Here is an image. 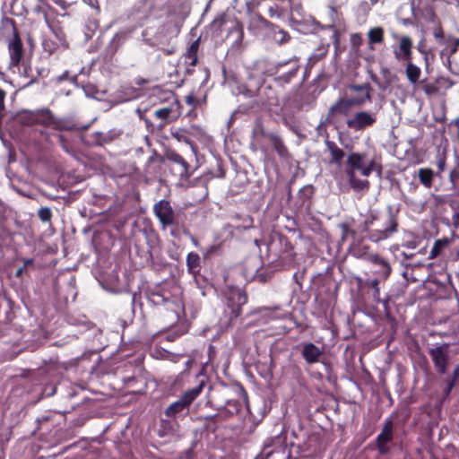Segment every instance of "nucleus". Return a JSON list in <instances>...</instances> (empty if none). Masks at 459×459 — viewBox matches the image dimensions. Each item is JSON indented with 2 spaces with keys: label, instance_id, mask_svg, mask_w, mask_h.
Returning <instances> with one entry per match:
<instances>
[{
  "label": "nucleus",
  "instance_id": "nucleus-42",
  "mask_svg": "<svg viewBox=\"0 0 459 459\" xmlns=\"http://www.w3.org/2000/svg\"><path fill=\"white\" fill-rule=\"evenodd\" d=\"M42 48L48 55H52L58 48V44L50 39H44L42 41Z\"/></svg>",
  "mask_w": 459,
  "mask_h": 459
},
{
  "label": "nucleus",
  "instance_id": "nucleus-48",
  "mask_svg": "<svg viewBox=\"0 0 459 459\" xmlns=\"http://www.w3.org/2000/svg\"><path fill=\"white\" fill-rule=\"evenodd\" d=\"M445 44L447 47L449 55L451 56V55L455 54L457 51V49H458L459 39L448 38V39H446Z\"/></svg>",
  "mask_w": 459,
  "mask_h": 459
},
{
  "label": "nucleus",
  "instance_id": "nucleus-36",
  "mask_svg": "<svg viewBox=\"0 0 459 459\" xmlns=\"http://www.w3.org/2000/svg\"><path fill=\"white\" fill-rule=\"evenodd\" d=\"M231 21L232 19H230L225 13H221L214 18L211 26L214 32L221 34L225 26H227V28L230 26V22Z\"/></svg>",
  "mask_w": 459,
  "mask_h": 459
},
{
  "label": "nucleus",
  "instance_id": "nucleus-52",
  "mask_svg": "<svg viewBox=\"0 0 459 459\" xmlns=\"http://www.w3.org/2000/svg\"><path fill=\"white\" fill-rule=\"evenodd\" d=\"M221 248V245L220 244H217V245H212V246H209L204 253V258H209L210 256H212L213 254H216L219 252Z\"/></svg>",
  "mask_w": 459,
  "mask_h": 459
},
{
  "label": "nucleus",
  "instance_id": "nucleus-56",
  "mask_svg": "<svg viewBox=\"0 0 459 459\" xmlns=\"http://www.w3.org/2000/svg\"><path fill=\"white\" fill-rule=\"evenodd\" d=\"M241 94H243L247 98L255 99L256 100V90L253 91L251 89H247L246 87L243 88L240 91Z\"/></svg>",
  "mask_w": 459,
  "mask_h": 459
},
{
  "label": "nucleus",
  "instance_id": "nucleus-57",
  "mask_svg": "<svg viewBox=\"0 0 459 459\" xmlns=\"http://www.w3.org/2000/svg\"><path fill=\"white\" fill-rule=\"evenodd\" d=\"M5 96H6L5 91H4L3 89L0 88V114L4 109V99H5Z\"/></svg>",
  "mask_w": 459,
  "mask_h": 459
},
{
  "label": "nucleus",
  "instance_id": "nucleus-55",
  "mask_svg": "<svg viewBox=\"0 0 459 459\" xmlns=\"http://www.w3.org/2000/svg\"><path fill=\"white\" fill-rule=\"evenodd\" d=\"M65 80H69L71 82H76L77 76L76 75L70 76L69 72L65 71V72H64L61 75H59L56 78V81L59 82H63V81H65Z\"/></svg>",
  "mask_w": 459,
  "mask_h": 459
},
{
  "label": "nucleus",
  "instance_id": "nucleus-60",
  "mask_svg": "<svg viewBox=\"0 0 459 459\" xmlns=\"http://www.w3.org/2000/svg\"><path fill=\"white\" fill-rule=\"evenodd\" d=\"M357 248H361V252H365V253H368V254H372L371 252H369V247L368 246H360V245H358L357 247H355L353 248V254L355 255V250Z\"/></svg>",
  "mask_w": 459,
  "mask_h": 459
},
{
  "label": "nucleus",
  "instance_id": "nucleus-38",
  "mask_svg": "<svg viewBox=\"0 0 459 459\" xmlns=\"http://www.w3.org/2000/svg\"><path fill=\"white\" fill-rule=\"evenodd\" d=\"M171 135L174 139H176L179 143H185L193 146V142L189 137V134L186 130L178 128L176 130L171 131Z\"/></svg>",
  "mask_w": 459,
  "mask_h": 459
},
{
  "label": "nucleus",
  "instance_id": "nucleus-45",
  "mask_svg": "<svg viewBox=\"0 0 459 459\" xmlns=\"http://www.w3.org/2000/svg\"><path fill=\"white\" fill-rule=\"evenodd\" d=\"M328 47H329L328 45H326V46L322 45L319 48H317L316 50L310 56V60H312L314 62H317L320 59H322L323 57H325L328 52Z\"/></svg>",
  "mask_w": 459,
  "mask_h": 459
},
{
  "label": "nucleus",
  "instance_id": "nucleus-22",
  "mask_svg": "<svg viewBox=\"0 0 459 459\" xmlns=\"http://www.w3.org/2000/svg\"><path fill=\"white\" fill-rule=\"evenodd\" d=\"M385 281L380 280L379 278H376V277H374L371 280H366V281H362V280L359 279L358 286L360 289H366V288L372 289V299H373V301L375 303H377V304L383 303L385 307L386 308V307L388 305V301L387 300H382L380 299V288H379V284L381 282H385Z\"/></svg>",
  "mask_w": 459,
  "mask_h": 459
},
{
  "label": "nucleus",
  "instance_id": "nucleus-3",
  "mask_svg": "<svg viewBox=\"0 0 459 459\" xmlns=\"http://www.w3.org/2000/svg\"><path fill=\"white\" fill-rule=\"evenodd\" d=\"M398 211L392 205L386 207L384 214L370 213L363 223V230L369 241L379 243L398 232Z\"/></svg>",
  "mask_w": 459,
  "mask_h": 459
},
{
  "label": "nucleus",
  "instance_id": "nucleus-7",
  "mask_svg": "<svg viewBox=\"0 0 459 459\" xmlns=\"http://www.w3.org/2000/svg\"><path fill=\"white\" fill-rule=\"evenodd\" d=\"M247 293L240 290H231L227 296V306L224 310V319L221 324L227 327L232 326L242 314V307L247 303Z\"/></svg>",
  "mask_w": 459,
  "mask_h": 459
},
{
  "label": "nucleus",
  "instance_id": "nucleus-62",
  "mask_svg": "<svg viewBox=\"0 0 459 459\" xmlns=\"http://www.w3.org/2000/svg\"><path fill=\"white\" fill-rule=\"evenodd\" d=\"M459 377V365H457L453 372V377L452 379H455V382Z\"/></svg>",
  "mask_w": 459,
  "mask_h": 459
},
{
  "label": "nucleus",
  "instance_id": "nucleus-10",
  "mask_svg": "<svg viewBox=\"0 0 459 459\" xmlns=\"http://www.w3.org/2000/svg\"><path fill=\"white\" fill-rule=\"evenodd\" d=\"M153 212L158 218L162 229L178 228L182 222L180 213L174 211L168 200H160L153 206Z\"/></svg>",
  "mask_w": 459,
  "mask_h": 459
},
{
  "label": "nucleus",
  "instance_id": "nucleus-41",
  "mask_svg": "<svg viewBox=\"0 0 459 459\" xmlns=\"http://www.w3.org/2000/svg\"><path fill=\"white\" fill-rule=\"evenodd\" d=\"M139 232L145 237L149 247L153 248L154 244L158 241L159 238L156 232L154 230L147 231L145 229L139 230Z\"/></svg>",
  "mask_w": 459,
  "mask_h": 459
},
{
  "label": "nucleus",
  "instance_id": "nucleus-11",
  "mask_svg": "<svg viewBox=\"0 0 459 459\" xmlns=\"http://www.w3.org/2000/svg\"><path fill=\"white\" fill-rule=\"evenodd\" d=\"M204 383L201 381L198 385L186 390L176 402L172 403L165 411L166 416L176 417L184 410L188 409L190 404L200 395Z\"/></svg>",
  "mask_w": 459,
  "mask_h": 459
},
{
  "label": "nucleus",
  "instance_id": "nucleus-12",
  "mask_svg": "<svg viewBox=\"0 0 459 459\" xmlns=\"http://www.w3.org/2000/svg\"><path fill=\"white\" fill-rule=\"evenodd\" d=\"M242 408V403L239 400L230 399L227 400L225 408L220 413L204 417L205 429L208 430L215 431L217 429V421L219 419L231 417L238 414Z\"/></svg>",
  "mask_w": 459,
  "mask_h": 459
},
{
  "label": "nucleus",
  "instance_id": "nucleus-4",
  "mask_svg": "<svg viewBox=\"0 0 459 459\" xmlns=\"http://www.w3.org/2000/svg\"><path fill=\"white\" fill-rule=\"evenodd\" d=\"M251 139V145L255 147V150L258 149L262 152L267 153L268 145L265 143L266 140L281 159L285 160L290 157L289 149L281 136L275 132L267 131L262 117H257L254 120Z\"/></svg>",
  "mask_w": 459,
  "mask_h": 459
},
{
  "label": "nucleus",
  "instance_id": "nucleus-59",
  "mask_svg": "<svg viewBox=\"0 0 459 459\" xmlns=\"http://www.w3.org/2000/svg\"><path fill=\"white\" fill-rule=\"evenodd\" d=\"M186 101L187 104L195 106V104L197 102V100L193 94H191L186 96Z\"/></svg>",
  "mask_w": 459,
  "mask_h": 459
},
{
  "label": "nucleus",
  "instance_id": "nucleus-50",
  "mask_svg": "<svg viewBox=\"0 0 459 459\" xmlns=\"http://www.w3.org/2000/svg\"><path fill=\"white\" fill-rule=\"evenodd\" d=\"M446 157L445 154H438L437 157V172L436 173V176H440V173L443 172L446 169Z\"/></svg>",
  "mask_w": 459,
  "mask_h": 459
},
{
  "label": "nucleus",
  "instance_id": "nucleus-25",
  "mask_svg": "<svg viewBox=\"0 0 459 459\" xmlns=\"http://www.w3.org/2000/svg\"><path fill=\"white\" fill-rule=\"evenodd\" d=\"M315 187L312 185H306L301 187L297 195V200L295 202V205L297 209L301 210L302 208H306L307 210L310 209L311 206V199L315 195Z\"/></svg>",
  "mask_w": 459,
  "mask_h": 459
},
{
  "label": "nucleus",
  "instance_id": "nucleus-2",
  "mask_svg": "<svg viewBox=\"0 0 459 459\" xmlns=\"http://www.w3.org/2000/svg\"><path fill=\"white\" fill-rule=\"evenodd\" d=\"M359 171L363 177H369L373 171L381 173L382 166L377 162L376 158L367 160V153L365 152H351L348 154L344 173L348 179L350 186L355 192L368 191L370 183L368 179H360L357 177Z\"/></svg>",
  "mask_w": 459,
  "mask_h": 459
},
{
  "label": "nucleus",
  "instance_id": "nucleus-5",
  "mask_svg": "<svg viewBox=\"0 0 459 459\" xmlns=\"http://www.w3.org/2000/svg\"><path fill=\"white\" fill-rule=\"evenodd\" d=\"M18 120L23 126H41L54 130L62 128V122L54 116L48 108L22 110L18 114Z\"/></svg>",
  "mask_w": 459,
  "mask_h": 459
},
{
  "label": "nucleus",
  "instance_id": "nucleus-63",
  "mask_svg": "<svg viewBox=\"0 0 459 459\" xmlns=\"http://www.w3.org/2000/svg\"><path fill=\"white\" fill-rule=\"evenodd\" d=\"M24 270H25V266L19 268V269L17 270V272H16V276H17V277L22 276V274L23 273Z\"/></svg>",
  "mask_w": 459,
  "mask_h": 459
},
{
  "label": "nucleus",
  "instance_id": "nucleus-43",
  "mask_svg": "<svg viewBox=\"0 0 459 459\" xmlns=\"http://www.w3.org/2000/svg\"><path fill=\"white\" fill-rule=\"evenodd\" d=\"M449 180L457 196H459V169H455L449 174Z\"/></svg>",
  "mask_w": 459,
  "mask_h": 459
},
{
  "label": "nucleus",
  "instance_id": "nucleus-19",
  "mask_svg": "<svg viewBox=\"0 0 459 459\" xmlns=\"http://www.w3.org/2000/svg\"><path fill=\"white\" fill-rule=\"evenodd\" d=\"M273 27V23L258 13H251L248 16L247 30L253 34L267 31Z\"/></svg>",
  "mask_w": 459,
  "mask_h": 459
},
{
  "label": "nucleus",
  "instance_id": "nucleus-44",
  "mask_svg": "<svg viewBox=\"0 0 459 459\" xmlns=\"http://www.w3.org/2000/svg\"><path fill=\"white\" fill-rule=\"evenodd\" d=\"M438 82H426L422 85V90L426 95L431 97L438 93L439 87L437 86Z\"/></svg>",
  "mask_w": 459,
  "mask_h": 459
},
{
  "label": "nucleus",
  "instance_id": "nucleus-34",
  "mask_svg": "<svg viewBox=\"0 0 459 459\" xmlns=\"http://www.w3.org/2000/svg\"><path fill=\"white\" fill-rule=\"evenodd\" d=\"M405 74L411 84H416L421 75V70L418 65H414L411 61H409L406 65Z\"/></svg>",
  "mask_w": 459,
  "mask_h": 459
},
{
  "label": "nucleus",
  "instance_id": "nucleus-47",
  "mask_svg": "<svg viewBox=\"0 0 459 459\" xmlns=\"http://www.w3.org/2000/svg\"><path fill=\"white\" fill-rule=\"evenodd\" d=\"M53 137L56 139V143L63 148L64 151L69 152L71 148V144L68 140L62 134H55Z\"/></svg>",
  "mask_w": 459,
  "mask_h": 459
},
{
  "label": "nucleus",
  "instance_id": "nucleus-29",
  "mask_svg": "<svg viewBox=\"0 0 459 459\" xmlns=\"http://www.w3.org/2000/svg\"><path fill=\"white\" fill-rule=\"evenodd\" d=\"M199 46L200 38L194 40L184 54L186 61H188V65L191 66H195L198 63L197 52Z\"/></svg>",
  "mask_w": 459,
  "mask_h": 459
},
{
  "label": "nucleus",
  "instance_id": "nucleus-46",
  "mask_svg": "<svg viewBox=\"0 0 459 459\" xmlns=\"http://www.w3.org/2000/svg\"><path fill=\"white\" fill-rule=\"evenodd\" d=\"M433 36L437 44L445 45L446 39L445 38L444 30L440 24L437 25L433 29Z\"/></svg>",
  "mask_w": 459,
  "mask_h": 459
},
{
  "label": "nucleus",
  "instance_id": "nucleus-28",
  "mask_svg": "<svg viewBox=\"0 0 459 459\" xmlns=\"http://www.w3.org/2000/svg\"><path fill=\"white\" fill-rule=\"evenodd\" d=\"M268 32L273 35V40L279 45L286 44L291 39V37L288 31H286L285 30L280 28L278 25L273 24V27L270 28Z\"/></svg>",
  "mask_w": 459,
  "mask_h": 459
},
{
  "label": "nucleus",
  "instance_id": "nucleus-33",
  "mask_svg": "<svg viewBox=\"0 0 459 459\" xmlns=\"http://www.w3.org/2000/svg\"><path fill=\"white\" fill-rule=\"evenodd\" d=\"M265 459H296L291 456L290 450L285 446H280L266 454Z\"/></svg>",
  "mask_w": 459,
  "mask_h": 459
},
{
  "label": "nucleus",
  "instance_id": "nucleus-51",
  "mask_svg": "<svg viewBox=\"0 0 459 459\" xmlns=\"http://www.w3.org/2000/svg\"><path fill=\"white\" fill-rule=\"evenodd\" d=\"M163 162V157L159 154L155 150L152 152V155L147 160V165L150 166L152 163H161Z\"/></svg>",
  "mask_w": 459,
  "mask_h": 459
},
{
  "label": "nucleus",
  "instance_id": "nucleus-32",
  "mask_svg": "<svg viewBox=\"0 0 459 459\" xmlns=\"http://www.w3.org/2000/svg\"><path fill=\"white\" fill-rule=\"evenodd\" d=\"M162 290H152L148 294V299L155 306L164 305L170 301V297Z\"/></svg>",
  "mask_w": 459,
  "mask_h": 459
},
{
  "label": "nucleus",
  "instance_id": "nucleus-6",
  "mask_svg": "<svg viewBox=\"0 0 459 459\" xmlns=\"http://www.w3.org/2000/svg\"><path fill=\"white\" fill-rule=\"evenodd\" d=\"M299 67V59L291 58L284 62L269 64L263 74L273 76L275 83L283 87L297 77Z\"/></svg>",
  "mask_w": 459,
  "mask_h": 459
},
{
  "label": "nucleus",
  "instance_id": "nucleus-14",
  "mask_svg": "<svg viewBox=\"0 0 459 459\" xmlns=\"http://www.w3.org/2000/svg\"><path fill=\"white\" fill-rule=\"evenodd\" d=\"M279 101V97L276 90L268 82H264L256 89V100L254 103L259 107H273L276 106Z\"/></svg>",
  "mask_w": 459,
  "mask_h": 459
},
{
  "label": "nucleus",
  "instance_id": "nucleus-27",
  "mask_svg": "<svg viewBox=\"0 0 459 459\" xmlns=\"http://www.w3.org/2000/svg\"><path fill=\"white\" fill-rule=\"evenodd\" d=\"M395 58L403 61L412 59V40L409 36H403L399 41V50L394 51Z\"/></svg>",
  "mask_w": 459,
  "mask_h": 459
},
{
  "label": "nucleus",
  "instance_id": "nucleus-8",
  "mask_svg": "<svg viewBox=\"0 0 459 459\" xmlns=\"http://www.w3.org/2000/svg\"><path fill=\"white\" fill-rule=\"evenodd\" d=\"M355 256L368 261L370 264V273L380 280L386 281L392 273V266L388 260L378 254L361 252V248L355 250Z\"/></svg>",
  "mask_w": 459,
  "mask_h": 459
},
{
  "label": "nucleus",
  "instance_id": "nucleus-61",
  "mask_svg": "<svg viewBox=\"0 0 459 459\" xmlns=\"http://www.w3.org/2000/svg\"><path fill=\"white\" fill-rule=\"evenodd\" d=\"M328 121L326 120L325 122H320L319 125L316 126V131L319 134H321V131L323 129H325V125Z\"/></svg>",
  "mask_w": 459,
  "mask_h": 459
},
{
  "label": "nucleus",
  "instance_id": "nucleus-31",
  "mask_svg": "<svg viewBox=\"0 0 459 459\" xmlns=\"http://www.w3.org/2000/svg\"><path fill=\"white\" fill-rule=\"evenodd\" d=\"M350 89L353 91L357 92H364L363 96L351 98L352 100H362V105L366 101H371V91L372 87L369 83H364V84H351L350 85Z\"/></svg>",
  "mask_w": 459,
  "mask_h": 459
},
{
  "label": "nucleus",
  "instance_id": "nucleus-39",
  "mask_svg": "<svg viewBox=\"0 0 459 459\" xmlns=\"http://www.w3.org/2000/svg\"><path fill=\"white\" fill-rule=\"evenodd\" d=\"M447 244H448V240L446 238L437 239L434 242V245L430 250L429 259H435L436 257H437V255H439L441 251L444 249V247L446 246H447Z\"/></svg>",
  "mask_w": 459,
  "mask_h": 459
},
{
  "label": "nucleus",
  "instance_id": "nucleus-49",
  "mask_svg": "<svg viewBox=\"0 0 459 459\" xmlns=\"http://www.w3.org/2000/svg\"><path fill=\"white\" fill-rule=\"evenodd\" d=\"M38 216L43 222H48L52 217V212L48 207H41L38 212Z\"/></svg>",
  "mask_w": 459,
  "mask_h": 459
},
{
  "label": "nucleus",
  "instance_id": "nucleus-30",
  "mask_svg": "<svg viewBox=\"0 0 459 459\" xmlns=\"http://www.w3.org/2000/svg\"><path fill=\"white\" fill-rule=\"evenodd\" d=\"M436 173L429 168H420L418 170V178L422 186L429 189L433 186Z\"/></svg>",
  "mask_w": 459,
  "mask_h": 459
},
{
  "label": "nucleus",
  "instance_id": "nucleus-23",
  "mask_svg": "<svg viewBox=\"0 0 459 459\" xmlns=\"http://www.w3.org/2000/svg\"><path fill=\"white\" fill-rule=\"evenodd\" d=\"M296 253L290 242L285 239V249L280 254L276 263L281 269L287 270L294 266Z\"/></svg>",
  "mask_w": 459,
  "mask_h": 459
},
{
  "label": "nucleus",
  "instance_id": "nucleus-16",
  "mask_svg": "<svg viewBox=\"0 0 459 459\" xmlns=\"http://www.w3.org/2000/svg\"><path fill=\"white\" fill-rule=\"evenodd\" d=\"M377 121V117L374 114L367 111L357 112L351 118L346 121V125L349 128L358 132L363 131L368 127L372 126Z\"/></svg>",
  "mask_w": 459,
  "mask_h": 459
},
{
  "label": "nucleus",
  "instance_id": "nucleus-18",
  "mask_svg": "<svg viewBox=\"0 0 459 459\" xmlns=\"http://www.w3.org/2000/svg\"><path fill=\"white\" fill-rule=\"evenodd\" d=\"M429 355L437 373L443 375L446 372L448 356L444 346H437L429 350Z\"/></svg>",
  "mask_w": 459,
  "mask_h": 459
},
{
  "label": "nucleus",
  "instance_id": "nucleus-24",
  "mask_svg": "<svg viewBox=\"0 0 459 459\" xmlns=\"http://www.w3.org/2000/svg\"><path fill=\"white\" fill-rule=\"evenodd\" d=\"M325 144L329 152V163L341 167L345 157L344 151L335 142L329 140L328 134H326Z\"/></svg>",
  "mask_w": 459,
  "mask_h": 459
},
{
  "label": "nucleus",
  "instance_id": "nucleus-54",
  "mask_svg": "<svg viewBox=\"0 0 459 459\" xmlns=\"http://www.w3.org/2000/svg\"><path fill=\"white\" fill-rule=\"evenodd\" d=\"M437 82H438L439 84H443L446 87V89H449L455 84L454 81H452L450 78H446V77L437 78Z\"/></svg>",
  "mask_w": 459,
  "mask_h": 459
},
{
  "label": "nucleus",
  "instance_id": "nucleus-9",
  "mask_svg": "<svg viewBox=\"0 0 459 459\" xmlns=\"http://www.w3.org/2000/svg\"><path fill=\"white\" fill-rule=\"evenodd\" d=\"M4 22L5 26L9 25L13 31V38L8 41L7 46L10 57V66L18 67L23 59V44L17 30L15 21L12 18H5Z\"/></svg>",
  "mask_w": 459,
  "mask_h": 459
},
{
  "label": "nucleus",
  "instance_id": "nucleus-21",
  "mask_svg": "<svg viewBox=\"0 0 459 459\" xmlns=\"http://www.w3.org/2000/svg\"><path fill=\"white\" fill-rule=\"evenodd\" d=\"M234 223L227 224V229L230 230V234L235 232H242L253 228V217L248 214H236L233 217Z\"/></svg>",
  "mask_w": 459,
  "mask_h": 459
},
{
  "label": "nucleus",
  "instance_id": "nucleus-64",
  "mask_svg": "<svg viewBox=\"0 0 459 459\" xmlns=\"http://www.w3.org/2000/svg\"><path fill=\"white\" fill-rule=\"evenodd\" d=\"M455 222L456 225H459V212L456 213L455 216Z\"/></svg>",
  "mask_w": 459,
  "mask_h": 459
},
{
  "label": "nucleus",
  "instance_id": "nucleus-35",
  "mask_svg": "<svg viewBox=\"0 0 459 459\" xmlns=\"http://www.w3.org/2000/svg\"><path fill=\"white\" fill-rule=\"evenodd\" d=\"M186 266L190 273L195 274L200 272L201 261L200 256L195 252H190L186 255Z\"/></svg>",
  "mask_w": 459,
  "mask_h": 459
},
{
  "label": "nucleus",
  "instance_id": "nucleus-58",
  "mask_svg": "<svg viewBox=\"0 0 459 459\" xmlns=\"http://www.w3.org/2000/svg\"><path fill=\"white\" fill-rule=\"evenodd\" d=\"M455 379H450L447 382V385H446V395H448L450 394V392L453 389V387L455 386Z\"/></svg>",
  "mask_w": 459,
  "mask_h": 459
},
{
  "label": "nucleus",
  "instance_id": "nucleus-26",
  "mask_svg": "<svg viewBox=\"0 0 459 459\" xmlns=\"http://www.w3.org/2000/svg\"><path fill=\"white\" fill-rule=\"evenodd\" d=\"M227 30V38H232V43L234 46L241 45L244 39V27L240 21L236 18H232L230 22V26L225 29Z\"/></svg>",
  "mask_w": 459,
  "mask_h": 459
},
{
  "label": "nucleus",
  "instance_id": "nucleus-53",
  "mask_svg": "<svg viewBox=\"0 0 459 459\" xmlns=\"http://www.w3.org/2000/svg\"><path fill=\"white\" fill-rule=\"evenodd\" d=\"M268 14L270 15L271 18L281 17L282 14V11L279 9V6L277 4H273L269 7Z\"/></svg>",
  "mask_w": 459,
  "mask_h": 459
},
{
  "label": "nucleus",
  "instance_id": "nucleus-15",
  "mask_svg": "<svg viewBox=\"0 0 459 459\" xmlns=\"http://www.w3.org/2000/svg\"><path fill=\"white\" fill-rule=\"evenodd\" d=\"M362 106V100H352L351 98H339L328 109L326 120L331 119L335 115L348 116L353 107Z\"/></svg>",
  "mask_w": 459,
  "mask_h": 459
},
{
  "label": "nucleus",
  "instance_id": "nucleus-17",
  "mask_svg": "<svg viewBox=\"0 0 459 459\" xmlns=\"http://www.w3.org/2000/svg\"><path fill=\"white\" fill-rule=\"evenodd\" d=\"M394 422L392 419H387L382 428L381 432L377 435L376 443L377 449L381 455H385L390 451V447L387 446L388 443L394 439Z\"/></svg>",
  "mask_w": 459,
  "mask_h": 459
},
{
  "label": "nucleus",
  "instance_id": "nucleus-20",
  "mask_svg": "<svg viewBox=\"0 0 459 459\" xmlns=\"http://www.w3.org/2000/svg\"><path fill=\"white\" fill-rule=\"evenodd\" d=\"M301 356L308 365L318 363L324 355L321 348L313 342L302 343Z\"/></svg>",
  "mask_w": 459,
  "mask_h": 459
},
{
  "label": "nucleus",
  "instance_id": "nucleus-1",
  "mask_svg": "<svg viewBox=\"0 0 459 459\" xmlns=\"http://www.w3.org/2000/svg\"><path fill=\"white\" fill-rule=\"evenodd\" d=\"M160 93L163 96V98H160V101L164 100L168 105L157 106L154 103L153 107L151 108L137 109L139 118L144 122L147 130L152 133L156 130H162L179 116V111L178 110L179 102L173 91H160Z\"/></svg>",
  "mask_w": 459,
  "mask_h": 459
},
{
  "label": "nucleus",
  "instance_id": "nucleus-40",
  "mask_svg": "<svg viewBox=\"0 0 459 459\" xmlns=\"http://www.w3.org/2000/svg\"><path fill=\"white\" fill-rule=\"evenodd\" d=\"M339 228L341 230V238L342 241H345L350 236L355 238L356 231L351 228L348 222H342L339 224Z\"/></svg>",
  "mask_w": 459,
  "mask_h": 459
},
{
  "label": "nucleus",
  "instance_id": "nucleus-37",
  "mask_svg": "<svg viewBox=\"0 0 459 459\" xmlns=\"http://www.w3.org/2000/svg\"><path fill=\"white\" fill-rule=\"evenodd\" d=\"M368 36L370 44L381 43L384 40V30L381 27L370 29Z\"/></svg>",
  "mask_w": 459,
  "mask_h": 459
},
{
  "label": "nucleus",
  "instance_id": "nucleus-13",
  "mask_svg": "<svg viewBox=\"0 0 459 459\" xmlns=\"http://www.w3.org/2000/svg\"><path fill=\"white\" fill-rule=\"evenodd\" d=\"M169 167L172 174L179 179H187L192 174L193 170L189 163L178 153L170 152L167 155Z\"/></svg>",
  "mask_w": 459,
  "mask_h": 459
}]
</instances>
